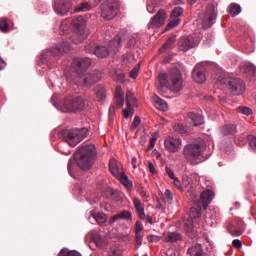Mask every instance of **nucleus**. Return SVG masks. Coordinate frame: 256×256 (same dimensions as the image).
<instances>
[{
  "label": "nucleus",
  "instance_id": "f257e3e1",
  "mask_svg": "<svg viewBox=\"0 0 256 256\" xmlns=\"http://www.w3.org/2000/svg\"><path fill=\"white\" fill-rule=\"evenodd\" d=\"M157 79L161 91L169 89L173 93H179L183 88V76L178 68H172L167 73H160Z\"/></svg>",
  "mask_w": 256,
  "mask_h": 256
},
{
  "label": "nucleus",
  "instance_id": "f03ea898",
  "mask_svg": "<svg viewBox=\"0 0 256 256\" xmlns=\"http://www.w3.org/2000/svg\"><path fill=\"white\" fill-rule=\"evenodd\" d=\"M96 147L94 145H85L74 154L75 161L81 170L91 169L96 158Z\"/></svg>",
  "mask_w": 256,
  "mask_h": 256
},
{
  "label": "nucleus",
  "instance_id": "7ed1b4c3",
  "mask_svg": "<svg viewBox=\"0 0 256 256\" xmlns=\"http://www.w3.org/2000/svg\"><path fill=\"white\" fill-rule=\"evenodd\" d=\"M217 85L219 89L233 96H241L245 93V82L239 78L223 77L217 81Z\"/></svg>",
  "mask_w": 256,
  "mask_h": 256
},
{
  "label": "nucleus",
  "instance_id": "20e7f679",
  "mask_svg": "<svg viewBox=\"0 0 256 256\" xmlns=\"http://www.w3.org/2000/svg\"><path fill=\"white\" fill-rule=\"evenodd\" d=\"M214 199V192L210 189L204 190L200 194V200L198 203V208H190L189 210V220L199 223L201 217L202 207L204 210L208 209L209 204Z\"/></svg>",
  "mask_w": 256,
  "mask_h": 256
},
{
  "label": "nucleus",
  "instance_id": "39448f33",
  "mask_svg": "<svg viewBox=\"0 0 256 256\" xmlns=\"http://www.w3.org/2000/svg\"><path fill=\"white\" fill-rule=\"evenodd\" d=\"M87 134V128L66 129L60 132V138L74 148L87 137Z\"/></svg>",
  "mask_w": 256,
  "mask_h": 256
},
{
  "label": "nucleus",
  "instance_id": "423d86ee",
  "mask_svg": "<svg viewBox=\"0 0 256 256\" xmlns=\"http://www.w3.org/2000/svg\"><path fill=\"white\" fill-rule=\"evenodd\" d=\"M87 107V101L81 96H68L64 99L63 112L64 113H78L82 112Z\"/></svg>",
  "mask_w": 256,
  "mask_h": 256
},
{
  "label": "nucleus",
  "instance_id": "0eeeda50",
  "mask_svg": "<svg viewBox=\"0 0 256 256\" xmlns=\"http://www.w3.org/2000/svg\"><path fill=\"white\" fill-rule=\"evenodd\" d=\"M86 25V20L82 16L73 19L72 27L76 34L70 38L72 43L80 44L88 37Z\"/></svg>",
  "mask_w": 256,
  "mask_h": 256
},
{
  "label": "nucleus",
  "instance_id": "6e6552de",
  "mask_svg": "<svg viewBox=\"0 0 256 256\" xmlns=\"http://www.w3.org/2000/svg\"><path fill=\"white\" fill-rule=\"evenodd\" d=\"M100 16L106 21L114 19L120 11V3L118 0H106L100 6Z\"/></svg>",
  "mask_w": 256,
  "mask_h": 256
},
{
  "label": "nucleus",
  "instance_id": "1a4fd4ad",
  "mask_svg": "<svg viewBox=\"0 0 256 256\" xmlns=\"http://www.w3.org/2000/svg\"><path fill=\"white\" fill-rule=\"evenodd\" d=\"M204 141L198 139L196 142L187 144L183 148V156L188 161H195L202 155Z\"/></svg>",
  "mask_w": 256,
  "mask_h": 256
},
{
  "label": "nucleus",
  "instance_id": "9d476101",
  "mask_svg": "<svg viewBox=\"0 0 256 256\" xmlns=\"http://www.w3.org/2000/svg\"><path fill=\"white\" fill-rule=\"evenodd\" d=\"M217 18V10L216 7L213 4H209L202 17V26L204 29H209L213 26V24L215 23V20Z\"/></svg>",
  "mask_w": 256,
  "mask_h": 256
},
{
  "label": "nucleus",
  "instance_id": "9b49d317",
  "mask_svg": "<svg viewBox=\"0 0 256 256\" xmlns=\"http://www.w3.org/2000/svg\"><path fill=\"white\" fill-rule=\"evenodd\" d=\"M87 53L95 54L98 58H105L109 55V50L105 46L91 43L85 47Z\"/></svg>",
  "mask_w": 256,
  "mask_h": 256
},
{
  "label": "nucleus",
  "instance_id": "f8f14e48",
  "mask_svg": "<svg viewBox=\"0 0 256 256\" xmlns=\"http://www.w3.org/2000/svg\"><path fill=\"white\" fill-rule=\"evenodd\" d=\"M72 7L70 0H54L53 8L59 15H65L69 12Z\"/></svg>",
  "mask_w": 256,
  "mask_h": 256
},
{
  "label": "nucleus",
  "instance_id": "ddd939ff",
  "mask_svg": "<svg viewBox=\"0 0 256 256\" xmlns=\"http://www.w3.org/2000/svg\"><path fill=\"white\" fill-rule=\"evenodd\" d=\"M197 45L198 44L193 36L181 37L178 41V48L183 52H187L188 50L196 47Z\"/></svg>",
  "mask_w": 256,
  "mask_h": 256
},
{
  "label": "nucleus",
  "instance_id": "4468645a",
  "mask_svg": "<svg viewBox=\"0 0 256 256\" xmlns=\"http://www.w3.org/2000/svg\"><path fill=\"white\" fill-rule=\"evenodd\" d=\"M192 78L196 83H205L206 81V68L203 64H197L192 71Z\"/></svg>",
  "mask_w": 256,
  "mask_h": 256
},
{
  "label": "nucleus",
  "instance_id": "2eb2a0df",
  "mask_svg": "<svg viewBox=\"0 0 256 256\" xmlns=\"http://www.w3.org/2000/svg\"><path fill=\"white\" fill-rule=\"evenodd\" d=\"M167 14L164 10H159L149 23L150 28H159L165 24Z\"/></svg>",
  "mask_w": 256,
  "mask_h": 256
},
{
  "label": "nucleus",
  "instance_id": "dca6fc26",
  "mask_svg": "<svg viewBox=\"0 0 256 256\" xmlns=\"http://www.w3.org/2000/svg\"><path fill=\"white\" fill-rule=\"evenodd\" d=\"M91 60L89 58H75L73 60L74 69L79 73H85V71L90 67Z\"/></svg>",
  "mask_w": 256,
  "mask_h": 256
},
{
  "label": "nucleus",
  "instance_id": "f3484780",
  "mask_svg": "<svg viewBox=\"0 0 256 256\" xmlns=\"http://www.w3.org/2000/svg\"><path fill=\"white\" fill-rule=\"evenodd\" d=\"M102 77V73L99 70H95L84 77L83 83L86 87H92V85L101 81Z\"/></svg>",
  "mask_w": 256,
  "mask_h": 256
},
{
  "label": "nucleus",
  "instance_id": "a211bd4d",
  "mask_svg": "<svg viewBox=\"0 0 256 256\" xmlns=\"http://www.w3.org/2000/svg\"><path fill=\"white\" fill-rule=\"evenodd\" d=\"M165 149L170 153H176L181 146V140L179 138L168 137L164 141Z\"/></svg>",
  "mask_w": 256,
  "mask_h": 256
},
{
  "label": "nucleus",
  "instance_id": "6ab92c4d",
  "mask_svg": "<svg viewBox=\"0 0 256 256\" xmlns=\"http://www.w3.org/2000/svg\"><path fill=\"white\" fill-rule=\"evenodd\" d=\"M70 50V44L67 41H63L60 45H56L50 49L51 55L55 57H60L64 53Z\"/></svg>",
  "mask_w": 256,
  "mask_h": 256
},
{
  "label": "nucleus",
  "instance_id": "aec40b11",
  "mask_svg": "<svg viewBox=\"0 0 256 256\" xmlns=\"http://www.w3.org/2000/svg\"><path fill=\"white\" fill-rule=\"evenodd\" d=\"M228 231L232 236H241L245 231V225L242 220H238L236 223L228 226Z\"/></svg>",
  "mask_w": 256,
  "mask_h": 256
},
{
  "label": "nucleus",
  "instance_id": "412c9836",
  "mask_svg": "<svg viewBox=\"0 0 256 256\" xmlns=\"http://www.w3.org/2000/svg\"><path fill=\"white\" fill-rule=\"evenodd\" d=\"M118 220H126V221H131L132 220V214L131 212H128V210H124L122 212H118V214H115L108 220L110 224H114Z\"/></svg>",
  "mask_w": 256,
  "mask_h": 256
},
{
  "label": "nucleus",
  "instance_id": "4be33fe9",
  "mask_svg": "<svg viewBox=\"0 0 256 256\" xmlns=\"http://www.w3.org/2000/svg\"><path fill=\"white\" fill-rule=\"evenodd\" d=\"M110 173H112V175L114 177H116V179H118L123 173V168L117 164V161L115 159H111L110 160Z\"/></svg>",
  "mask_w": 256,
  "mask_h": 256
},
{
  "label": "nucleus",
  "instance_id": "5701e85b",
  "mask_svg": "<svg viewBox=\"0 0 256 256\" xmlns=\"http://www.w3.org/2000/svg\"><path fill=\"white\" fill-rule=\"evenodd\" d=\"M133 205L140 220H145V210L139 198H133Z\"/></svg>",
  "mask_w": 256,
  "mask_h": 256
},
{
  "label": "nucleus",
  "instance_id": "b1692460",
  "mask_svg": "<svg viewBox=\"0 0 256 256\" xmlns=\"http://www.w3.org/2000/svg\"><path fill=\"white\" fill-rule=\"evenodd\" d=\"M94 93H95V96H96V99L98 102L104 101L107 97L106 88H105V86H103L101 84H98L94 88Z\"/></svg>",
  "mask_w": 256,
  "mask_h": 256
},
{
  "label": "nucleus",
  "instance_id": "393cba45",
  "mask_svg": "<svg viewBox=\"0 0 256 256\" xmlns=\"http://www.w3.org/2000/svg\"><path fill=\"white\" fill-rule=\"evenodd\" d=\"M182 240V235L179 233L171 232L163 235V241L165 243H177Z\"/></svg>",
  "mask_w": 256,
  "mask_h": 256
},
{
  "label": "nucleus",
  "instance_id": "a878e982",
  "mask_svg": "<svg viewBox=\"0 0 256 256\" xmlns=\"http://www.w3.org/2000/svg\"><path fill=\"white\" fill-rule=\"evenodd\" d=\"M114 97L116 99V107L122 108L124 106V94L120 85L116 86Z\"/></svg>",
  "mask_w": 256,
  "mask_h": 256
},
{
  "label": "nucleus",
  "instance_id": "bb28decb",
  "mask_svg": "<svg viewBox=\"0 0 256 256\" xmlns=\"http://www.w3.org/2000/svg\"><path fill=\"white\" fill-rule=\"evenodd\" d=\"M189 256H206V253L203 250L202 245L196 244L187 250Z\"/></svg>",
  "mask_w": 256,
  "mask_h": 256
},
{
  "label": "nucleus",
  "instance_id": "cd10ccee",
  "mask_svg": "<svg viewBox=\"0 0 256 256\" xmlns=\"http://www.w3.org/2000/svg\"><path fill=\"white\" fill-rule=\"evenodd\" d=\"M188 118L192 121L195 127L201 126L203 124V116L200 113L189 112Z\"/></svg>",
  "mask_w": 256,
  "mask_h": 256
},
{
  "label": "nucleus",
  "instance_id": "c85d7f7f",
  "mask_svg": "<svg viewBox=\"0 0 256 256\" xmlns=\"http://www.w3.org/2000/svg\"><path fill=\"white\" fill-rule=\"evenodd\" d=\"M153 104L159 111L166 112L168 110L167 102L159 97H154Z\"/></svg>",
  "mask_w": 256,
  "mask_h": 256
},
{
  "label": "nucleus",
  "instance_id": "c756f323",
  "mask_svg": "<svg viewBox=\"0 0 256 256\" xmlns=\"http://www.w3.org/2000/svg\"><path fill=\"white\" fill-rule=\"evenodd\" d=\"M221 132L223 136L235 135L237 133V127L233 124H228L223 126Z\"/></svg>",
  "mask_w": 256,
  "mask_h": 256
},
{
  "label": "nucleus",
  "instance_id": "7c9ffc66",
  "mask_svg": "<svg viewBox=\"0 0 256 256\" xmlns=\"http://www.w3.org/2000/svg\"><path fill=\"white\" fill-rule=\"evenodd\" d=\"M125 101L127 109L131 110V108L136 106V99L134 98L132 92L127 91L125 95Z\"/></svg>",
  "mask_w": 256,
  "mask_h": 256
},
{
  "label": "nucleus",
  "instance_id": "2f4dec72",
  "mask_svg": "<svg viewBox=\"0 0 256 256\" xmlns=\"http://www.w3.org/2000/svg\"><path fill=\"white\" fill-rule=\"evenodd\" d=\"M176 42V37L172 36L166 40V42L163 44V46L160 48L159 53L165 52L166 49H169L172 47V45Z\"/></svg>",
  "mask_w": 256,
  "mask_h": 256
},
{
  "label": "nucleus",
  "instance_id": "473e14b6",
  "mask_svg": "<svg viewBox=\"0 0 256 256\" xmlns=\"http://www.w3.org/2000/svg\"><path fill=\"white\" fill-rule=\"evenodd\" d=\"M183 185L185 186L187 192L192 195L193 193V184L189 176H183Z\"/></svg>",
  "mask_w": 256,
  "mask_h": 256
},
{
  "label": "nucleus",
  "instance_id": "72a5a7b5",
  "mask_svg": "<svg viewBox=\"0 0 256 256\" xmlns=\"http://www.w3.org/2000/svg\"><path fill=\"white\" fill-rule=\"evenodd\" d=\"M95 244L100 248H105L107 246V239L104 236L96 235L94 237Z\"/></svg>",
  "mask_w": 256,
  "mask_h": 256
},
{
  "label": "nucleus",
  "instance_id": "f704fd0d",
  "mask_svg": "<svg viewBox=\"0 0 256 256\" xmlns=\"http://www.w3.org/2000/svg\"><path fill=\"white\" fill-rule=\"evenodd\" d=\"M244 73L247 74V77H256V67L253 64H246Z\"/></svg>",
  "mask_w": 256,
  "mask_h": 256
},
{
  "label": "nucleus",
  "instance_id": "c9c22d12",
  "mask_svg": "<svg viewBox=\"0 0 256 256\" xmlns=\"http://www.w3.org/2000/svg\"><path fill=\"white\" fill-rule=\"evenodd\" d=\"M118 180H120V183H122L127 189L133 188V183L128 179L125 172L118 178Z\"/></svg>",
  "mask_w": 256,
  "mask_h": 256
},
{
  "label": "nucleus",
  "instance_id": "e433bc0d",
  "mask_svg": "<svg viewBox=\"0 0 256 256\" xmlns=\"http://www.w3.org/2000/svg\"><path fill=\"white\" fill-rule=\"evenodd\" d=\"M91 215L94 217L96 222H98V224H104L107 222V216H106V214H103L102 212H98V214H94V212L92 211Z\"/></svg>",
  "mask_w": 256,
  "mask_h": 256
},
{
  "label": "nucleus",
  "instance_id": "4c0bfd02",
  "mask_svg": "<svg viewBox=\"0 0 256 256\" xmlns=\"http://www.w3.org/2000/svg\"><path fill=\"white\" fill-rule=\"evenodd\" d=\"M120 47H121L120 37H116L114 40H112V42H110V49H112V51L116 52L119 50Z\"/></svg>",
  "mask_w": 256,
  "mask_h": 256
},
{
  "label": "nucleus",
  "instance_id": "58836bf2",
  "mask_svg": "<svg viewBox=\"0 0 256 256\" xmlns=\"http://www.w3.org/2000/svg\"><path fill=\"white\" fill-rule=\"evenodd\" d=\"M197 222H195L194 220H186L185 224H184V230L187 232V233H191L193 232L194 230V225L196 224Z\"/></svg>",
  "mask_w": 256,
  "mask_h": 256
},
{
  "label": "nucleus",
  "instance_id": "ea45409f",
  "mask_svg": "<svg viewBox=\"0 0 256 256\" xmlns=\"http://www.w3.org/2000/svg\"><path fill=\"white\" fill-rule=\"evenodd\" d=\"M0 30L3 33H7L9 31V22L7 18L0 19Z\"/></svg>",
  "mask_w": 256,
  "mask_h": 256
},
{
  "label": "nucleus",
  "instance_id": "a19ab883",
  "mask_svg": "<svg viewBox=\"0 0 256 256\" xmlns=\"http://www.w3.org/2000/svg\"><path fill=\"white\" fill-rule=\"evenodd\" d=\"M229 13L233 16L239 15V13H241V6L237 4H231L229 6Z\"/></svg>",
  "mask_w": 256,
  "mask_h": 256
},
{
  "label": "nucleus",
  "instance_id": "79ce46f5",
  "mask_svg": "<svg viewBox=\"0 0 256 256\" xmlns=\"http://www.w3.org/2000/svg\"><path fill=\"white\" fill-rule=\"evenodd\" d=\"M165 199L168 204L172 205L174 202V194L170 189H166L164 192Z\"/></svg>",
  "mask_w": 256,
  "mask_h": 256
},
{
  "label": "nucleus",
  "instance_id": "37998d69",
  "mask_svg": "<svg viewBox=\"0 0 256 256\" xmlns=\"http://www.w3.org/2000/svg\"><path fill=\"white\" fill-rule=\"evenodd\" d=\"M70 25L68 20H63L60 25L61 35H65L69 31Z\"/></svg>",
  "mask_w": 256,
  "mask_h": 256
},
{
  "label": "nucleus",
  "instance_id": "c03bdc74",
  "mask_svg": "<svg viewBox=\"0 0 256 256\" xmlns=\"http://www.w3.org/2000/svg\"><path fill=\"white\" fill-rule=\"evenodd\" d=\"M180 22H181L180 19H174V20L170 21V22L166 25V27H165V29H164V32H167V31H169V30H171V29L177 27V26L180 24Z\"/></svg>",
  "mask_w": 256,
  "mask_h": 256
},
{
  "label": "nucleus",
  "instance_id": "a18cd8bd",
  "mask_svg": "<svg viewBox=\"0 0 256 256\" xmlns=\"http://www.w3.org/2000/svg\"><path fill=\"white\" fill-rule=\"evenodd\" d=\"M238 112L241 113L242 115H246V116L253 114V110H251V108L245 107V106L238 107Z\"/></svg>",
  "mask_w": 256,
  "mask_h": 256
},
{
  "label": "nucleus",
  "instance_id": "49530a36",
  "mask_svg": "<svg viewBox=\"0 0 256 256\" xmlns=\"http://www.w3.org/2000/svg\"><path fill=\"white\" fill-rule=\"evenodd\" d=\"M58 256H81L76 251H69L67 249H63Z\"/></svg>",
  "mask_w": 256,
  "mask_h": 256
},
{
  "label": "nucleus",
  "instance_id": "de8ad7c7",
  "mask_svg": "<svg viewBox=\"0 0 256 256\" xmlns=\"http://www.w3.org/2000/svg\"><path fill=\"white\" fill-rule=\"evenodd\" d=\"M139 70H140V64H137V65L130 71L129 77H131V79H137Z\"/></svg>",
  "mask_w": 256,
  "mask_h": 256
},
{
  "label": "nucleus",
  "instance_id": "09e8293b",
  "mask_svg": "<svg viewBox=\"0 0 256 256\" xmlns=\"http://www.w3.org/2000/svg\"><path fill=\"white\" fill-rule=\"evenodd\" d=\"M144 230V227L142 225L141 220H136L134 232L135 234H141V232Z\"/></svg>",
  "mask_w": 256,
  "mask_h": 256
},
{
  "label": "nucleus",
  "instance_id": "8fccbe9b",
  "mask_svg": "<svg viewBox=\"0 0 256 256\" xmlns=\"http://www.w3.org/2000/svg\"><path fill=\"white\" fill-rule=\"evenodd\" d=\"M91 9V6L89 5V3L85 2V3H82L81 5H79L77 8H76V11L77 12H86V11H89Z\"/></svg>",
  "mask_w": 256,
  "mask_h": 256
},
{
  "label": "nucleus",
  "instance_id": "3c124183",
  "mask_svg": "<svg viewBox=\"0 0 256 256\" xmlns=\"http://www.w3.org/2000/svg\"><path fill=\"white\" fill-rule=\"evenodd\" d=\"M184 10L180 7L173 9L171 12V18H178L183 14Z\"/></svg>",
  "mask_w": 256,
  "mask_h": 256
},
{
  "label": "nucleus",
  "instance_id": "603ef678",
  "mask_svg": "<svg viewBox=\"0 0 256 256\" xmlns=\"http://www.w3.org/2000/svg\"><path fill=\"white\" fill-rule=\"evenodd\" d=\"M141 124V119L139 116H135L131 124V130H136Z\"/></svg>",
  "mask_w": 256,
  "mask_h": 256
},
{
  "label": "nucleus",
  "instance_id": "864d4df0",
  "mask_svg": "<svg viewBox=\"0 0 256 256\" xmlns=\"http://www.w3.org/2000/svg\"><path fill=\"white\" fill-rule=\"evenodd\" d=\"M144 240V235H142L141 233L139 234H135V243L137 246H141Z\"/></svg>",
  "mask_w": 256,
  "mask_h": 256
},
{
  "label": "nucleus",
  "instance_id": "5fc2aeb1",
  "mask_svg": "<svg viewBox=\"0 0 256 256\" xmlns=\"http://www.w3.org/2000/svg\"><path fill=\"white\" fill-rule=\"evenodd\" d=\"M160 240H161V238L156 235L147 236V241L150 243H158Z\"/></svg>",
  "mask_w": 256,
  "mask_h": 256
},
{
  "label": "nucleus",
  "instance_id": "6e6d98bb",
  "mask_svg": "<svg viewBox=\"0 0 256 256\" xmlns=\"http://www.w3.org/2000/svg\"><path fill=\"white\" fill-rule=\"evenodd\" d=\"M173 184H174V186H175L178 190L183 191V187H182V185H181V181H180L177 177H175V178L173 179Z\"/></svg>",
  "mask_w": 256,
  "mask_h": 256
},
{
  "label": "nucleus",
  "instance_id": "4d7b16f0",
  "mask_svg": "<svg viewBox=\"0 0 256 256\" xmlns=\"http://www.w3.org/2000/svg\"><path fill=\"white\" fill-rule=\"evenodd\" d=\"M166 173L171 180L176 178L175 173L171 168L166 167Z\"/></svg>",
  "mask_w": 256,
  "mask_h": 256
},
{
  "label": "nucleus",
  "instance_id": "13d9d810",
  "mask_svg": "<svg viewBox=\"0 0 256 256\" xmlns=\"http://www.w3.org/2000/svg\"><path fill=\"white\" fill-rule=\"evenodd\" d=\"M108 256H121V251L119 249H112L108 253Z\"/></svg>",
  "mask_w": 256,
  "mask_h": 256
},
{
  "label": "nucleus",
  "instance_id": "bf43d9fd",
  "mask_svg": "<svg viewBox=\"0 0 256 256\" xmlns=\"http://www.w3.org/2000/svg\"><path fill=\"white\" fill-rule=\"evenodd\" d=\"M249 145L252 149L256 150V137L249 138Z\"/></svg>",
  "mask_w": 256,
  "mask_h": 256
},
{
  "label": "nucleus",
  "instance_id": "052dcab7",
  "mask_svg": "<svg viewBox=\"0 0 256 256\" xmlns=\"http://www.w3.org/2000/svg\"><path fill=\"white\" fill-rule=\"evenodd\" d=\"M136 44V38L131 36L127 42V47H133Z\"/></svg>",
  "mask_w": 256,
  "mask_h": 256
},
{
  "label": "nucleus",
  "instance_id": "680f3d73",
  "mask_svg": "<svg viewBox=\"0 0 256 256\" xmlns=\"http://www.w3.org/2000/svg\"><path fill=\"white\" fill-rule=\"evenodd\" d=\"M147 11L150 14H154L156 12V5L155 4L147 5Z\"/></svg>",
  "mask_w": 256,
  "mask_h": 256
},
{
  "label": "nucleus",
  "instance_id": "e2e57ef3",
  "mask_svg": "<svg viewBox=\"0 0 256 256\" xmlns=\"http://www.w3.org/2000/svg\"><path fill=\"white\" fill-rule=\"evenodd\" d=\"M76 161H75V157L74 159H70L69 162H68V171L71 172L73 170V167L75 165Z\"/></svg>",
  "mask_w": 256,
  "mask_h": 256
},
{
  "label": "nucleus",
  "instance_id": "0e129e2a",
  "mask_svg": "<svg viewBox=\"0 0 256 256\" xmlns=\"http://www.w3.org/2000/svg\"><path fill=\"white\" fill-rule=\"evenodd\" d=\"M232 245L234 248H237V249H239L243 246V244L238 239L233 240Z\"/></svg>",
  "mask_w": 256,
  "mask_h": 256
},
{
  "label": "nucleus",
  "instance_id": "69168bd1",
  "mask_svg": "<svg viewBox=\"0 0 256 256\" xmlns=\"http://www.w3.org/2000/svg\"><path fill=\"white\" fill-rule=\"evenodd\" d=\"M156 144V138H150L148 150H153Z\"/></svg>",
  "mask_w": 256,
  "mask_h": 256
},
{
  "label": "nucleus",
  "instance_id": "338daca9",
  "mask_svg": "<svg viewBox=\"0 0 256 256\" xmlns=\"http://www.w3.org/2000/svg\"><path fill=\"white\" fill-rule=\"evenodd\" d=\"M148 170L151 174H155L156 173V169H155V166L152 162H149L148 163Z\"/></svg>",
  "mask_w": 256,
  "mask_h": 256
},
{
  "label": "nucleus",
  "instance_id": "774afa93",
  "mask_svg": "<svg viewBox=\"0 0 256 256\" xmlns=\"http://www.w3.org/2000/svg\"><path fill=\"white\" fill-rule=\"evenodd\" d=\"M124 60V63L125 65H128V63H130V59H131V56L128 55V54H125L124 57L122 58Z\"/></svg>",
  "mask_w": 256,
  "mask_h": 256
}]
</instances>
